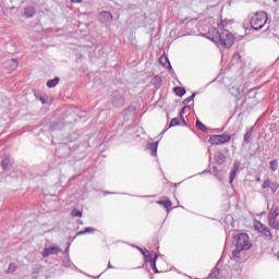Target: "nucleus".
Returning a JSON list of instances; mask_svg holds the SVG:
<instances>
[{
    "label": "nucleus",
    "mask_w": 279,
    "mask_h": 279,
    "mask_svg": "<svg viewBox=\"0 0 279 279\" xmlns=\"http://www.w3.org/2000/svg\"><path fill=\"white\" fill-rule=\"evenodd\" d=\"M205 38L213 40L221 49H230L234 45V35L228 29L219 32V29L211 27L208 33L205 34Z\"/></svg>",
    "instance_id": "1"
},
{
    "label": "nucleus",
    "mask_w": 279,
    "mask_h": 279,
    "mask_svg": "<svg viewBox=\"0 0 279 279\" xmlns=\"http://www.w3.org/2000/svg\"><path fill=\"white\" fill-rule=\"evenodd\" d=\"M233 243H235V250H233L232 256L235 258V260H240L241 254H243V252H247V250H251L253 245L247 233L235 234L233 236Z\"/></svg>",
    "instance_id": "2"
},
{
    "label": "nucleus",
    "mask_w": 279,
    "mask_h": 279,
    "mask_svg": "<svg viewBox=\"0 0 279 279\" xmlns=\"http://www.w3.org/2000/svg\"><path fill=\"white\" fill-rule=\"evenodd\" d=\"M267 21H269L267 12L258 11L251 16V27H253L256 32H259V29L264 28L265 25H267Z\"/></svg>",
    "instance_id": "3"
},
{
    "label": "nucleus",
    "mask_w": 279,
    "mask_h": 279,
    "mask_svg": "<svg viewBox=\"0 0 279 279\" xmlns=\"http://www.w3.org/2000/svg\"><path fill=\"white\" fill-rule=\"evenodd\" d=\"M230 141H232V136L229 134L211 135L209 137V143L211 145H223L230 143Z\"/></svg>",
    "instance_id": "4"
},
{
    "label": "nucleus",
    "mask_w": 279,
    "mask_h": 279,
    "mask_svg": "<svg viewBox=\"0 0 279 279\" xmlns=\"http://www.w3.org/2000/svg\"><path fill=\"white\" fill-rule=\"evenodd\" d=\"M111 104L114 108H122L125 105V98L121 93L114 90L111 95Z\"/></svg>",
    "instance_id": "5"
},
{
    "label": "nucleus",
    "mask_w": 279,
    "mask_h": 279,
    "mask_svg": "<svg viewBox=\"0 0 279 279\" xmlns=\"http://www.w3.org/2000/svg\"><path fill=\"white\" fill-rule=\"evenodd\" d=\"M252 141H254V126L246 129V132L243 136L242 148L245 147V145H250Z\"/></svg>",
    "instance_id": "6"
},
{
    "label": "nucleus",
    "mask_w": 279,
    "mask_h": 279,
    "mask_svg": "<svg viewBox=\"0 0 279 279\" xmlns=\"http://www.w3.org/2000/svg\"><path fill=\"white\" fill-rule=\"evenodd\" d=\"M98 19L100 21V23H112L113 21V16H112V13L110 11H101L99 14H98Z\"/></svg>",
    "instance_id": "7"
},
{
    "label": "nucleus",
    "mask_w": 279,
    "mask_h": 279,
    "mask_svg": "<svg viewBox=\"0 0 279 279\" xmlns=\"http://www.w3.org/2000/svg\"><path fill=\"white\" fill-rule=\"evenodd\" d=\"M60 252H62V248L60 246H50V247H46L41 252V256L44 258H47L48 256H51L52 254H60Z\"/></svg>",
    "instance_id": "8"
},
{
    "label": "nucleus",
    "mask_w": 279,
    "mask_h": 279,
    "mask_svg": "<svg viewBox=\"0 0 279 279\" xmlns=\"http://www.w3.org/2000/svg\"><path fill=\"white\" fill-rule=\"evenodd\" d=\"M239 169H241V161L235 160L233 162V167L231 168L230 177H229V182L232 184L234 182V179L236 178V173H239Z\"/></svg>",
    "instance_id": "9"
},
{
    "label": "nucleus",
    "mask_w": 279,
    "mask_h": 279,
    "mask_svg": "<svg viewBox=\"0 0 279 279\" xmlns=\"http://www.w3.org/2000/svg\"><path fill=\"white\" fill-rule=\"evenodd\" d=\"M156 204H158L159 206H163L167 213H171V206H173V203L171 202V199H169V197L163 196L161 201H157Z\"/></svg>",
    "instance_id": "10"
},
{
    "label": "nucleus",
    "mask_w": 279,
    "mask_h": 279,
    "mask_svg": "<svg viewBox=\"0 0 279 279\" xmlns=\"http://www.w3.org/2000/svg\"><path fill=\"white\" fill-rule=\"evenodd\" d=\"M3 171H10L12 169V158L4 156L1 161Z\"/></svg>",
    "instance_id": "11"
},
{
    "label": "nucleus",
    "mask_w": 279,
    "mask_h": 279,
    "mask_svg": "<svg viewBox=\"0 0 279 279\" xmlns=\"http://www.w3.org/2000/svg\"><path fill=\"white\" fill-rule=\"evenodd\" d=\"M214 160L216 165H223V162H226V155L221 151H217L214 156Z\"/></svg>",
    "instance_id": "12"
},
{
    "label": "nucleus",
    "mask_w": 279,
    "mask_h": 279,
    "mask_svg": "<svg viewBox=\"0 0 279 279\" xmlns=\"http://www.w3.org/2000/svg\"><path fill=\"white\" fill-rule=\"evenodd\" d=\"M156 260H158V254H155V256L147 259V262L150 263L154 274H159L158 268L156 267Z\"/></svg>",
    "instance_id": "13"
},
{
    "label": "nucleus",
    "mask_w": 279,
    "mask_h": 279,
    "mask_svg": "<svg viewBox=\"0 0 279 279\" xmlns=\"http://www.w3.org/2000/svg\"><path fill=\"white\" fill-rule=\"evenodd\" d=\"M159 62L160 64H162V66H165L166 69H169V71H173V68L171 66V62H169V58L160 57Z\"/></svg>",
    "instance_id": "14"
},
{
    "label": "nucleus",
    "mask_w": 279,
    "mask_h": 279,
    "mask_svg": "<svg viewBox=\"0 0 279 279\" xmlns=\"http://www.w3.org/2000/svg\"><path fill=\"white\" fill-rule=\"evenodd\" d=\"M279 217V207L274 206L268 213V219H278Z\"/></svg>",
    "instance_id": "15"
},
{
    "label": "nucleus",
    "mask_w": 279,
    "mask_h": 279,
    "mask_svg": "<svg viewBox=\"0 0 279 279\" xmlns=\"http://www.w3.org/2000/svg\"><path fill=\"white\" fill-rule=\"evenodd\" d=\"M173 93L178 96V97H184L186 95V88L182 87V86H175L173 88Z\"/></svg>",
    "instance_id": "16"
},
{
    "label": "nucleus",
    "mask_w": 279,
    "mask_h": 279,
    "mask_svg": "<svg viewBox=\"0 0 279 279\" xmlns=\"http://www.w3.org/2000/svg\"><path fill=\"white\" fill-rule=\"evenodd\" d=\"M34 14H36V9H34V7H26L24 9V15L27 19H32L34 16Z\"/></svg>",
    "instance_id": "17"
},
{
    "label": "nucleus",
    "mask_w": 279,
    "mask_h": 279,
    "mask_svg": "<svg viewBox=\"0 0 279 279\" xmlns=\"http://www.w3.org/2000/svg\"><path fill=\"white\" fill-rule=\"evenodd\" d=\"M60 84V77L56 76L52 80H49L47 83H46V86L48 88H56L57 85Z\"/></svg>",
    "instance_id": "18"
},
{
    "label": "nucleus",
    "mask_w": 279,
    "mask_h": 279,
    "mask_svg": "<svg viewBox=\"0 0 279 279\" xmlns=\"http://www.w3.org/2000/svg\"><path fill=\"white\" fill-rule=\"evenodd\" d=\"M7 64H9L11 71H16V69H19V60L16 59H10L9 61H7Z\"/></svg>",
    "instance_id": "19"
},
{
    "label": "nucleus",
    "mask_w": 279,
    "mask_h": 279,
    "mask_svg": "<svg viewBox=\"0 0 279 279\" xmlns=\"http://www.w3.org/2000/svg\"><path fill=\"white\" fill-rule=\"evenodd\" d=\"M148 149H150L151 156H156L158 154V142L148 144Z\"/></svg>",
    "instance_id": "20"
},
{
    "label": "nucleus",
    "mask_w": 279,
    "mask_h": 279,
    "mask_svg": "<svg viewBox=\"0 0 279 279\" xmlns=\"http://www.w3.org/2000/svg\"><path fill=\"white\" fill-rule=\"evenodd\" d=\"M214 175L219 180V182H223V174L217 167H213Z\"/></svg>",
    "instance_id": "21"
},
{
    "label": "nucleus",
    "mask_w": 279,
    "mask_h": 279,
    "mask_svg": "<svg viewBox=\"0 0 279 279\" xmlns=\"http://www.w3.org/2000/svg\"><path fill=\"white\" fill-rule=\"evenodd\" d=\"M277 218H268V225L272 230H279V223L276 221Z\"/></svg>",
    "instance_id": "22"
},
{
    "label": "nucleus",
    "mask_w": 279,
    "mask_h": 279,
    "mask_svg": "<svg viewBox=\"0 0 279 279\" xmlns=\"http://www.w3.org/2000/svg\"><path fill=\"white\" fill-rule=\"evenodd\" d=\"M262 234L271 241L274 239V234H271V230L268 227H265L262 231Z\"/></svg>",
    "instance_id": "23"
},
{
    "label": "nucleus",
    "mask_w": 279,
    "mask_h": 279,
    "mask_svg": "<svg viewBox=\"0 0 279 279\" xmlns=\"http://www.w3.org/2000/svg\"><path fill=\"white\" fill-rule=\"evenodd\" d=\"M137 250L141 252V254H143L145 260H149L153 257V255H151V253H149V251L143 250L138 246H137Z\"/></svg>",
    "instance_id": "24"
},
{
    "label": "nucleus",
    "mask_w": 279,
    "mask_h": 279,
    "mask_svg": "<svg viewBox=\"0 0 279 279\" xmlns=\"http://www.w3.org/2000/svg\"><path fill=\"white\" fill-rule=\"evenodd\" d=\"M196 128H198L201 132H208V128L199 120H196Z\"/></svg>",
    "instance_id": "25"
},
{
    "label": "nucleus",
    "mask_w": 279,
    "mask_h": 279,
    "mask_svg": "<svg viewBox=\"0 0 279 279\" xmlns=\"http://www.w3.org/2000/svg\"><path fill=\"white\" fill-rule=\"evenodd\" d=\"M209 279H219V269L214 268L208 276Z\"/></svg>",
    "instance_id": "26"
},
{
    "label": "nucleus",
    "mask_w": 279,
    "mask_h": 279,
    "mask_svg": "<svg viewBox=\"0 0 279 279\" xmlns=\"http://www.w3.org/2000/svg\"><path fill=\"white\" fill-rule=\"evenodd\" d=\"M197 93H193L190 97L185 98L182 104L183 106H187V104H191V101H193V99H195Z\"/></svg>",
    "instance_id": "27"
},
{
    "label": "nucleus",
    "mask_w": 279,
    "mask_h": 279,
    "mask_svg": "<svg viewBox=\"0 0 279 279\" xmlns=\"http://www.w3.org/2000/svg\"><path fill=\"white\" fill-rule=\"evenodd\" d=\"M270 165V170L274 172V171H278V159H275V160H271L269 162Z\"/></svg>",
    "instance_id": "28"
},
{
    "label": "nucleus",
    "mask_w": 279,
    "mask_h": 279,
    "mask_svg": "<svg viewBox=\"0 0 279 279\" xmlns=\"http://www.w3.org/2000/svg\"><path fill=\"white\" fill-rule=\"evenodd\" d=\"M274 184V182L271 181V179H267L264 181V183L262 184V189H271V185Z\"/></svg>",
    "instance_id": "29"
},
{
    "label": "nucleus",
    "mask_w": 279,
    "mask_h": 279,
    "mask_svg": "<svg viewBox=\"0 0 279 279\" xmlns=\"http://www.w3.org/2000/svg\"><path fill=\"white\" fill-rule=\"evenodd\" d=\"M267 226L263 225V222L257 221V223L255 225V230L259 231L262 233L263 230H265Z\"/></svg>",
    "instance_id": "30"
},
{
    "label": "nucleus",
    "mask_w": 279,
    "mask_h": 279,
    "mask_svg": "<svg viewBox=\"0 0 279 279\" xmlns=\"http://www.w3.org/2000/svg\"><path fill=\"white\" fill-rule=\"evenodd\" d=\"M61 128H62V126L60 125V123L53 122V123L50 125L49 130H50V132H56V130H60Z\"/></svg>",
    "instance_id": "31"
},
{
    "label": "nucleus",
    "mask_w": 279,
    "mask_h": 279,
    "mask_svg": "<svg viewBox=\"0 0 279 279\" xmlns=\"http://www.w3.org/2000/svg\"><path fill=\"white\" fill-rule=\"evenodd\" d=\"M175 125H180V119H178V118H173L170 121L169 128H175Z\"/></svg>",
    "instance_id": "32"
},
{
    "label": "nucleus",
    "mask_w": 279,
    "mask_h": 279,
    "mask_svg": "<svg viewBox=\"0 0 279 279\" xmlns=\"http://www.w3.org/2000/svg\"><path fill=\"white\" fill-rule=\"evenodd\" d=\"M85 234H93V232H97V229L93 227H87L84 229Z\"/></svg>",
    "instance_id": "33"
},
{
    "label": "nucleus",
    "mask_w": 279,
    "mask_h": 279,
    "mask_svg": "<svg viewBox=\"0 0 279 279\" xmlns=\"http://www.w3.org/2000/svg\"><path fill=\"white\" fill-rule=\"evenodd\" d=\"M278 189H279V184L276 182H272V184L270 185L271 193H276V191H278Z\"/></svg>",
    "instance_id": "34"
},
{
    "label": "nucleus",
    "mask_w": 279,
    "mask_h": 279,
    "mask_svg": "<svg viewBox=\"0 0 279 279\" xmlns=\"http://www.w3.org/2000/svg\"><path fill=\"white\" fill-rule=\"evenodd\" d=\"M8 271L9 274H14V271H16V264H10Z\"/></svg>",
    "instance_id": "35"
},
{
    "label": "nucleus",
    "mask_w": 279,
    "mask_h": 279,
    "mask_svg": "<svg viewBox=\"0 0 279 279\" xmlns=\"http://www.w3.org/2000/svg\"><path fill=\"white\" fill-rule=\"evenodd\" d=\"M71 215L72 217H82V211L78 209H73Z\"/></svg>",
    "instance_id": "36"
},
{
    "label": "nucleus",
    "mask_w": 279,
    "mask_h": 279,
    "mask_svg": "<svg viewBox=\"0 0 279 279\" xmlns=\"http://www.w3.org/2000/svg\"><path fill=\"white\" fill-rule=\"evenodd\" d=\"M186 110H191V106L185 105L182 109H181V114H184V112H186Z\"/></svg>",
    "instance_id": "37"
},
{
    "label": "nucleus",
    "mask_w": 279,
    "mask_h": 279,
    "mask_svg": "<svg viewBox=\"0 0 279 279\" xmlns=\"http://www.w3.org/2000/svg\"><path fill=\"white\" fill-rule=\"evenodd\" d=\"M71 247V242H68V246L65 247L64 250V254H68L69 255V250Z\"/></svg>",
    "instance_id": "38"
},
{
    "label": "nucleus",
    "mask_w": 279,
    "mask_h": 279,
    "mask_svg": "<svg viewBox=\"0 0 279 279\" xmlns=\"http://www.w3.org/2000/svg\"><path fill=\"white\" fill-rule=\"evenodd\" d=\"M233 60H241V54L235 53V54L233 56Z\"/></svg>",
    "instance_id": "39"
},
{
    "label": "nucleus",
    "mask_w": 279,
    "mask_h": 279,
    "mask_svg": "<svg viewBox=\"0 0 279 279\" xmlns=\"http://www.w3.org/2000/svg\"><path fill=\"white\" fill-rule=\"evenodd\" d=\"M155 80H156L157 82H162V77H160V76H158V75L155 76Z\"/></svg>",
    "instance_id": "40"
},
{
    "label": "nucleus",
    "mask_w": 279,
    "mask_h": 279,
    "mask_svg": "<svg viewBox=\"0 0 279 279\" xmlns=\"http://www.w3.org/2000/svg\"><path fill=\"white\" fill-rule=\"evenodd\" d=\"M82 234H86V232H84V230L77 232V236H82Z\"/></svg>",
    "instance_id": "41"
},
{
    "label": "nucleus",
    "mask_w": 279,
    "mask_h": 279,
    "mask_svg": "<svg viewBox=\"0 0 279 279\" xmlns=\"http://www.w3.org/2000/svg\"><path fill=\"white\" fill-rule=\"evenodd\" d=\"M108 269H114V266H112V264H110V262L108 263Z\"/></svg>",
    "instance_id": "42"
},
{
    "label": "nucleus",
    "mask_w": 279,
    "mask_h": 279,
    "mask_svg": "<svg viewBox=\"0 0 279 279\" xmlns=\"http://www.w3.org/2000/svg\"><path fill=\"white\" fill-rule=\"evenodd\" d=\"M72 3H82V0H71Z\"/></svg>",
    "instance_id": "43"
},
{
    "label": "nucleus",
    "mask_w": 279,
    "mask_h": 279,
    "mask_svg": "<svg viewBox=\"0 0 279 279\" xmlns=\"http://www.w3.org/2000/svg\"><path fill=\"white\" fill-rule=\"evenodd\" d=\"M180 119L181 121L184 120V114H182V112H179Z\"/></svg>",
    "instance_id": "44"
},
{
    "label": "nucleus",
    "mask_w": 279,
    "mask_h": 279,
    "mask_svg": "<svg viewBox=\"0 0 279 279\" xmlns=\"http://www.w3.org/2000/svg\"><path fill=\"white\" fill-rule=\"evenodd\" d=\"M232 95H234V97H239V90H235V93H232Z\"/></svg>",
    "instance_id": "45"
},
{
    "label": "nucleus",
    "mask_w": 279,
    "mask_h": 279,
    "mask_svg": "<svg viewBox=\"0 0 279 279\" xmlns=\"http://www.w3.org/2000/svg\"><path fill=\"white\" fill-rule=\"evenodd\" d=\"M181 121H182V124H183V125H189V123H186V120L183 119V120H181Z\"/></svg>",
    "instance_id": "46"
},
{
    "label": "nucleus",
    "mask_w": 279,
    "mask_h": 279,
    "mask_svg": "<svg viewBox=\"0 0 279 279\" xmlns=\"http://www.w3.org/2000/svg\"><path fill=\"white\" fill-rule=\"evenodd\" d=\"M255 182H260V177H257V178L255 179Z\"/></svg>",
    "instance_id": "47"
},
{
    "label": "nucleus",
    "mask_w": 279,
    "mask_h": 279,
    "mask_svg": "<svg viewBox=\"0 0 279 279\" xmlns=\"http://www.w3.org/2000/svg\"><path fill=\"white\" fill-rule=\"evenodd\" d=\"M218 27H226V26H225L223 23L221 22V24H218Z\"/></svg>",
    "instance_id": "48"
},
{
    "label": "nucleus",
    "mask_w": 279,
    "mask_h": 279,
    "mask_svg": "<svg viewBox=\"0 0 279 279\" xmlns=\"http://www.w3.org/2000/svg\"><path fill=\"white\" fill-rule=\"evenodd\" d=\"M40 101H41L43 104H45V98H40Z\"/></svg>",
    "instance_id": "49"
},
{
    "label": "nucleus",
    "mask_w": 279,
    "mask_h": 279,
    "mask_svg": "<svg viewBox=\"0 0 279 279\" xmlns=\"http://www.w3.org/2000/svg\"><path fill=\"white\" fill-rule=\"evenodd\" d=\"M165 132H167V129H166V130H163V131L160 133V135L165 134Z\"/></svg>",
    "instance_id": "50"
},
{
    "label": "nucleus",
    "mask_w": 279,
    "mask_h": 279,
    "mask_svg": "<svg viewBox=\"0 0 279 279\" xmlns=\"http://www.w3.org/2000/svg\"><path fill=\"white\" fill-rule=\"evenodd\" d=\"M274 1H275V3L278 2V0H274Z\"/></svg>",
    "instance_id": "51"
},
{
    "label": "nucleus",
    "mask_w": 279,
    "mask_h": 279,
    "mask_svg": "<svg viewBox=\"0 0 279 279\" xmlns=\"http://www.w3.org/2000/svg\"><path fill=\"white\" fill-rule=\"evenodd\" d=\"M278 258H279V252H278Z\"/></svg>",
    "instance_id": "52"
}]
</instances>
